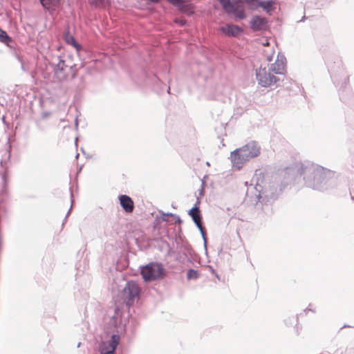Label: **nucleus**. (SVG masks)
Returning <instances> with one entry per match:
<instances>
[{"label":"nucleus","instance_id":"18","mask_svg":"<svg viewBox=\"0 0 354 354\" xmlns=\"http://www.w3.org/2000/svg\"><path fill=\"white\" fill-rule=\"evenodd\" d=\"M52 0H40L41 3L44 7L47 8L51 3Z\"/></svg>","mask_w":354,"mask_h":354},{"label":"nucleus","instance_id":"7","mask_svg":"<svg viewBox=\"0 0 354 354\" xmlns=\"http://www.w3.org/2000/svg\"><path fill=\"white\" fill-rule=\"evenodd\" d=\"M268 20L266 18L261 16H254L250 20V28L254 31L266 30L268 27Z\"/></svg>","mask_w":354,"mask_h":354},{"label":"nucleus","instance_id":"17","mask_svg":"<svg viewBox=\"0 0 354 354\" xmlns=\"http://www.w3.org/2000/svg\"><path fill=\"white\" fill-rule=\"evenodd\" d=\"M187 277L188 279H194L198 277V274L197 271L190 269L187 272Z\"/></svg>","mask_w":354,"mask_h":354},{"label":"nucleus","instance_id":"11","mask_svg":"<svg viewBox=\"0 0 354 354\" xmlns=\"http://www.w3.org/2000/svg\"><path fill=\"white\" fill-rule=\"evenodd\" d=\"M189 214L192 218L194 222L196 223L198 228L200 230L201 234L204 236L205 232V228L203 226L202 221H201V216L200 214V210L198 207H192L189 212Z\"/></svg>","mask_w":354,"mask_h":354},{"label":"nucleus","instance_id":"13","mask_svg":"<svg viewBox=\"0 0 354 354\" xmlns=\"http://www.w3.org/2000/svg\"><path fill=\"white\" fill-rule=\"evenodd\" d=\"M120 341V336L118 335H112L111 339L109 341V346L106 348L104 351H102L101 354H114L115 350L118 345Z\"/></svg>","mask_w":354,"mask_h":354},{"label":"nucleus","instance_id":"4","mask_svg":"<svg viewBox=\"0 0 354 354\" xmlns=\"http://www.w3.org/2000/svg\"><path fill=\"white\" fill-rule=\"evenodd\" d=\"M223 9L229 15H233L239 19L246 17L244 8L241 4H233L230 0H218Z\"/></svg>","mask_w":354,"mask_h":354},{"label":"nucleus","instance_id":"23","mask_svg":"<svg viewBox=\"0 0 354 354\" xmlns=\"http://www.w3.org/2000/svg\"><path fill=\"white\" fill-rule=\"evenodd\" d=\"M153 2H158L159 0H151Z\"/></svg>","mask_w":354,"mask_h":354},{"label":"nucleus","instance_id":"15","mask_svg":"<svg viewBox=\"0 0 354 354\" xmlns=\"http://www.w3.org/2000/svg\"><path fill=\"white\" fill-rule=\"evenodd\" d=\"M11 38L8 35L6 31L0 30V41L8 44L11 42Z\"/></svg>","mask_w":354,"mask_h":354},{"label":"nucleus","instance_id":"12","mask_svg":"<svg viewBox=\"0 0 354 354\" xmlns=\"http://www.w3.org/2000/svg\"><path fill=\"white\" fill-rule=\"evenodd\" d=\"M120 205L126 213H132L134 209V203L127 195H120L118 197Z\"/></svg>","mask_w":354,"mask_h":354},{"label":"nucleus","instance_id":"10","mask_svg":"<svg viewBox=\"0 0 354 354\" xmlns=\"http://www.w3.org/2000/svg\"><path fill=\"white\" fill-rule=\"evenodd\" d=\"M219 30L223 35L229 37H236L242 32V29L238 26L228 24L220 27Z\"/></svg>","mask_w":354,"mask_h":354},{"label":"nucleus","instance_id":"5","mask_svg":"<svg viewBox=\"0 0 354 354\" xmlns=\"http://www.w3.org/2000/svg\"><path fill=\"white\" fill-rule=\"evenodd\" d=\"M230 160L232 166L238 169H241L243 165L250 160L246 153L241 151V147L231 152Z\"/></svg>","mask_w":354,"mask_h":354},{"label":"nucleus","instance_id":"20","mask_svg":"<svg viewBox=\"0 0 354 354\" xmlns=\"http://www.w3.org/2000/svg\"><path fill=\"white\" fill-rule=\"evenodd\" d=\"M260 6L261 7L264 8L265 9H266L271 6V3L270 2H263V3H261Z\"/></svg>","mask_w":354,"mask_h":354},{"label":"nucleus","instance_id":"14","mask_svg":"<svg viewBox=\"0 0 354 354\" xmlns=\"http://www.w3.org/2000/svg\"><path fill=\"white\" fill-rule=\"evenodd\" d=\"M64 39L67 44L73 46L77 50H79L81 49V46L77 44V42L75 41L74 37L72 36L68 32H66L64 33Z\"/></svg>","mask_w":354,"mask_h":354},{"label":"nucleus","instance_id":"1","mask_svg":"<svg viewBox=\"0 0 354 354\" xmlns=\"http://www.w3.org/2000/svg\"><path fill=\"white\" fill-rule=\"evenodd\" d=\"M141 275L145 281H154L165 276V269L157 263H150L141 270Z\"/></svg>","mask_w":354,"mask_h":354},{"label":"nucleus","instance_id":"6","mask_svg":"<svg viewBox=\"0 0 354 354\" xmlns=\"http://www.w3.org/2000/svg\"><path fill=\"white\" fill-rule=\"evenodd\" d=\"M272 73L275 75L284 74L286 69V60L283 56H278L273 64L268 67Z\"/></svg>","mask_w":354,"mask_h":354},{"label":"nucleus","instance_id":"16","mask_svg":"<svg viewBox=\"0 0 354 354\" xmlns=\"http://www.w3.org/2000/svg\"><path fill=\"white\" fill-rule=\"evenodd\" d=\"M263 53H264L265 57H266L267 61L270 62L272 59V57L274 53V50L272 48H271L268 50H263Z\"/></svg>","mask_w":354,"mask_h":354},{"label":"nucleus","instance_id":"21","mask_svg":"<svg viewBox=\"0 0 354 354\" xmlns=\"http://www.w3.org/2000/svg\"><path fill=\"white\" fill-rule=\"evenodd\" d=\"M245 1L248 3H253V2L256 1L257 0H245Z\"/></svg>","mask_w":354,"mask_h":354},{"label":"nucleus","instance_id":"2","mask_svg":"<svg viewBox=\"0 0 354 354\" xmlns=\"http://www.w3.org/2000/svg\"><path fill=\"white\" fill-rule=\"evenodd\" d=\"M140 289L137 283L131 281L127 283L122 292V299L127 306H131L139 297Z\"/></svg>","mask_w":354,"mask_h":354},{"label":"nucleus","instance_id":"3","mask_svg":"<svg viewBox=\"0 0 354 354\" xmlns=\"http://www.w3.org/2000/svg\"><path fill=\"white\" fill-rule=\"evenodd\" d=\"M256 78L259 84L263 87L270 86L279 80L269 68L262 66L257 70Z\"/></svg>","mask_w":354,"mask_h":354},{"label":"nucleus","instance_id":"22","mask_svg":"<svg viewBox=\"0 0 354 354\" xmlns=\"http://www.w3.org/2000/svg\"><path fill=\"white\" fill-rule=\"evenodd\" d=\"M263 45L264 46H269V42L268 41V40H266V42L263 43Z\"/></svg>","mask_w":354,"mask_h":354},{"label":"nucleus","instance_id":"9","mask_svg":"<svg viewBox=\"0 0 354 354\" xmlns=\"http://www.w3.org/2000/svg\"><path fill=\"white\" fill-rule=\"evenodd\" d=\"M176 8L179 11L189 16L194 15L196 9L195 6L192 3V0H181Z\"/></svg>","mask_w":354,"mask_h":354},{"label":"nucleus","instance_id":"8","mask_svg":"<svg viewBox=\"0 0 354 354\" xmlns=\"http://www.w3.org/2000/svg\"><path fill=\"white\" fill-rule=\"evenodd\" d=\"M241 151L245 152L250 160L260 154V147L255 142H251L241 147Z\"/></svg>","mask_w":354,"mask_h":354},{"label":"nucleus","instance_id":"19","mask_svg":"<svg viewBox=\"0 0 354 354\" xmlns=\"http://www.w3.org/2000/svg\"><path fill=\"white\" fill-rule=\"evenodd\" d=\"M167 1H169L170 3H171L173 6H174L175 7H176V6L181 1V0H167Z\"/></svg>","mask_w":354,"mask_h":354}]
</instances>
